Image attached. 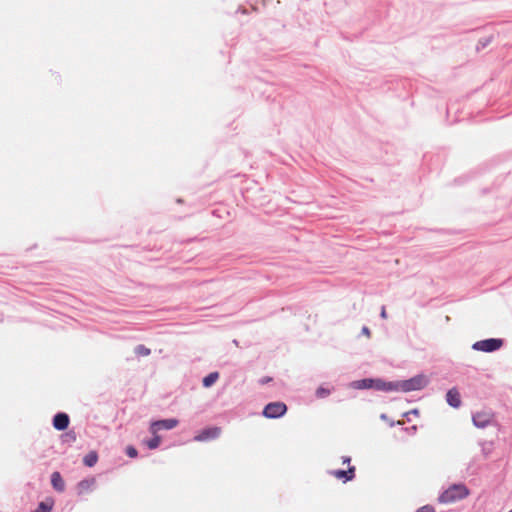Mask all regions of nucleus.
Here are the masks:
<instances>
[{"label":"nucleus","mask_w":512,"mask_h":512,"mask_svg":"<svg viewBox=\"0 0 512 512\" xmlns=\"http://www.w3.org/2000/svg\"><path fill=\"white\" fill-rule=\"evenodd\" d=\"M329 394H330V390L323 388V387H319L316 390V396L318 398H324V397L328 396Z\"/></svg>","instance_id":"obj_21"},{"label":"nucleus","mask_w":512,"mask_h":512,"mask_svg":"<svg viewBox=\"0 0 512 512\" xmlns=\"http://www.w3.org/2000/svg\"><path fill=\"white\" fill-rule=\"evenodd\" d=\"M446 402L453 408H459L462 404L460 392L456 387L449 389L446 393Z\"/></svg>","instance_id":"obj_9"},{"label":"nucleus","mask_w":512,"mask_h":512,"mask_svg":"<svg viewBox=\"0 0 512 512\" xmlns=\"http://www.w3.org/2000/svg\"><path fill=\"white\" fill-rule=\"evenodd\" d=\"M338 479H344V481H351L355 477V467L351 466L348 470H334L331 472Z\"/></svg>","instance_id":"obj_12"},{"label":"nucleus","mask_w":512,"mask_h":512,"mask_svg":"<svg viewBox=\"0 0 512 512\" xmlns=\"http://www.w3.org/2000/svg\"><path fill=\"white\" fill-rule=\"evenodd\" d=\"M218 378H219L218 372H212V373L208 374L207 376H205L203 378V386L204 387L212 386L217 381Z\"/></svg>","instance_id":"obj_17"},{"label":"nucleus","mask_w":512,"mask_h":512,"mask_svg":"<svg viewBox=\"0 0 512 512\" xmlns=\"http://www.w3.org/2000/svg\"><path fill=\"white\" fill-rule=\"evenodd\" d=\"M429 383L428 378L423 374H418L407 380L395 381V391L411 392L425 388Z\"/></svg>","instance_id":"obj_1"},{"label":"nucleus","mask_w":512,"mask_h":512,"mask_svg":"<svg viewBox=\"0 0 512 512\" xmlns=\"http://www.w3.org/2000/svg\"><path fill=\"white\" fill-rule=\"evenodd\" d=\"M178 423L179 421L174 418L156 420L151 423L149 430L152 434H157V432L160 430H171L175 428Z\"/></svg>","instance_id":"obj_6"},{"label":"nucleus","mask_w":512,"mask_h":512,"mask_svg":"<svg viewBox=\"0 0 512 512\" xmlns=\"http://www.w3.org/2000/svg\"><path fill=\"white\" fill-rule=\"evenodd\" d=\"M98 461V454L95 451H90L83 458V463L87 467H93Z\"/></svg>","instance_id":"obj_15"},{"label":"nucleus","mask_w":512,"mask_h":512,"mask_svg":"<svg viewBox=\"0 0 512 512\" xmlns=\"http://www.w3.org/2000/svg\"><path fill=\"white\" fill-rule=\"evenodd\" d=\"M221 429L219 427H209L203 429L198 435L194 437L196 441H209L216 439L220 436Z\"/></svg>","instance_id":"obj_7"},{"label":"nucleus","mask_w":512,"mask_h":512,"mask_svg":"<svg viewBox=\"0 0 512 512\" xmlns=\"http://www.w3.org/2000/svg\"><path fill=\"white\" fill-rule=\"evenodd\" d=\"M94 484H95V479L94 478H89V479L81 480L78 483L79 493H83V492L91 490V488L93 487Z\"/></svg>","instance_id":"obj_14"},{"label":"nucleus","mask_w":512,"mask_h":512,"mask_svg":"<svg viewBox=\"0 0 512 512\" xmlns=\"http://www.w3.org/2000/svg\"><path fill=\"white\" fill-rule=\"evenodd\" d=\"M469 495V489L464 484H453L443 491L438 500L440 503H452Z\"/></svg>","instance_id":"obj_2"},{"label":"nucleus","mask_w":512,"mask_h":512,"mask_svg":"<svg viewBox=\"0 0 512 512\" xmlns=\"http://www.w3.org/2000/svg\"><path fill=\"white\" fill-rule=\"evenodd\" d=\"M489 39H485L484 41L480 40L479 41V45H481L482 47H485L488 43H489Z\"/></svg>","instance_id":"obj_28"},{"label":"nucleus","mask_w":512,"mask_h":512,"mask_svg":"<svg viewBox=\"0 0 512 512\" xmlns=\"http://www.w3.org/2000/svg\"><path fill=\"white\" fill-rule=\"evenodd\" d=\"M362 333H363V334H365V335H367V336H369V335H370V330H369V328H368L367 326H364V327L362 328Z\"/></svg>","instance_id":"obj_27"},{"label":"nucleus","mask_w":512,"mask_h":512,"mask_svg":"<svg viewBox=\"0 0 512 512\" xmlns=\"http://www.w3.org/2000/svg\"><path fill=\"white\" fill-rule=\"evenodd\" d=\"M126 454H127L129 457L134 458V457H136V456H137L138 452H137V450H136V448H135V447H133V446H128V447L126 448Z\"/></svg>","instance_id":"obj_22"},{"label":"nucleus","mask_w":512,"mask_h":512,"mask_svg":"<svg viewBox=\"0 0 512 512\" xmlns=\"http://www.w3.org/2000/svg\"><path fill=\"white\" fill-rule=\"evenodd\" d=\"M342 459H343V463H350V461H351V458L349 456H344V457H342Z\"/></svg>","instance_id":"obj_29"},{"label":"nucleus","mask_w":512,"mask_h":512,"mask_svg":"<svg viewBox=\"0 0 512 512\" xmlns=\"http://www.w3.org/2000/svg\"><path fill=\"white\" fill-rule=\"evenodd\" d=\"M134 352L137 356L145 357L151 354V350L143 344H139L135 347Z\"/></svg>","instance_id":"obj_18"},{"label":"nucleus","mask_w":512,"mask_h":512,"mask_svg":"<svg viewBox=\"0 0 512 512\" xmlns=\"http://www.w3.org/2000/svg\"><path fill=\"white\" fill-rule=\"evenodd\" d=\"M473 425L477 428L484 429L490 425H495V413L491 409H483L472 414Z\"/></svg>","instance_id":"obj_3"},{"label":"nucleus","mask_w":512,"mask_h":512,"mask_svg":"<svg viewBox=\"0 0 512 512\" xmlns=\"http://www.w3.org/2000/svg\"><path fill=\"white\" fill-rule=\"evenodd\" d=\"M287 411V406L283 402L268 403L263 409V416L269 419H276L283 416Z\"/></svg>","instance_id":"obj_5"},{"label":"nucleus","mask_w":512,"mask_h":512,"mask_svg":"<svg viewBox=\"0 0 512 512\" xmlns=\"http://www.w3.org/2000/svg\"><path fill=\"white\" fill-rule=\"evenodd\" d=\"M270 381H271V378H270V377H263V378H261V379L259 380V383L263 385V384H266V383H268V382H270Z\"/></svg>","instance_id":"obj_25"},{"label":"nucleus","mask_w":512,"mask_h":512,"mask_svg":"<svg viewBox=\"0 0 512 512\" xmlns=\"http://www.w3.org/2000/svg\"><path fill=\"white\" fill-rule=\"evenodd\" d=\"M373 378L356 380L351 383L354 389H372Z\"/></svg>","instance_id":"obj_13"},{"label":"nucleus","mask_w":512,"mask_h":512,"mask_svg":"<svg viewBox=\"0 0 512 512\" xmlns=\"http://www.w3.org/2000/svg\"><path fill=\"white\" fill-rule=\"evenodd\" d=\"M153 435H154L153 438H151L145 442L146 446L151 450L158 448L160 445V442H161V438L157 434H153Z\"/></svg>","instance_id":"obj_19"},{"label":"nucleus","mask_w":512,"mask_h":512,"mask_svg":"<svg viewBox=\"0 0 512 512\" xmlns=\"http://www.w3.org/2000/svg\"><path fill=\"white\" fill-rule=\"evenodd\" d=\"M504 344V340L500 338H488L475 342L472 349L486 353H492L499 350Z\"/></svg>","instance_id":"obj_4"},{"label":"nucleus","mask_w":512,"mask_h":512,"mask_svg":"<svg viewBox=\"0 0 512 512\" xmlns=\"http://www.w3.org/2000/svg\"><path fill=\"white\" fill-rule=\"evenodd\" d=\"M395 381H385L381 378H373L372 389L377 391L391 392L395 391Z\"/></svg>","instance_id":"obj_8"},{"label":"nucleus","mask_w":512,"mask_h":512,"mask_svg":"<svg viewBox=\"0 0 512 512\" xmlns=\"http://www.w3.org/2000/svg\"><path fill=\"white\" fill-rule=\"evenodd\" d=\"M69 422L68 414L59 412L53 418V427L58 431H63L68 427Z\"/></svg>","instance_id":"obj_10"},{"label":"nucleus","mask_w":512,"mask_h":512,"mask_svg":"<svg viewBox=\"0 0 512 512\" xmlns=\"http://www.w3.org/2000/svg\"><path fill=\"white\" fill-rule=\"evenodd\" d=\"M380 316H381L383 319H386V318H387V313H386L385 307H382V309H381V313H380Z\"/></svg>","instance_id":"obj_26"},{"label":"nucleus","mask_w":512,"mask_h":512,"mask_svg":"<svg viewBox=\"0 0 512 512\" xmlns=\"http://www.w3.org/2000/svg\"><path fill=\"white\" fill-rule=\"evenodd\" d=\"M381 418H382V419H386V415H385V414H382V415H381Z\"/></svg>","instance_id":"obj_30"},{"label":"nucleus","mask_w":512,"mask_h":512,"mask_svg":"<svg viewBox=\"0 0 512 512\" xmlns=\"http://www.w3.org/2000/svg\"><path fill=\"white\" fill-rule=\"evenodd\" d=\"M508 512H512V509H511V510H509Z\"/></svg>","instance_id":"obj_31"},{"label":"nucleus","mask_w":512,"mask_h":512,"mask_svg":"<svg viewBox=\"0 0 512 512\" xmlns=\"http://www.w3.org/2000/svg\"><path fill=\"white\" fill-rule=\"evenodd\" d=\"M51 485L54 490L57 492H64L65 490V482L60 474V472L55 471L51 474Z\"/></svg>","instance_id":"obj_11"},{"label":"nucleus","mask_w":512,"mask_h":512,"mask_svg":"<svg viewBox=\"0 0 512 512\" xmlns=\"http://www.w3.org/2000/svg\"><path fill=\"white\" fill-rule=\"evenodd\" d=\"M416 512H435V509L430 505H425L419 508Z\"/></svg>","instance_id":"obj_23"},{"label":"nucleus","mask_w":512,"mask_h":512,"mask_svg":"<svg viewBox=\"0 0 512 512\" xmlns=\"http://www.w3.org/2000/svg\"><path fill=\"white\" fill-rule=\"evenodd\" d=\"M419 411L418 409H412L404 414L405 417H408L409 415H418Z\"/></svg>","instance_id":"obj_24"},{"label":"nucleus","mask_w":512,"mask_h":512,"mask_svg":"<svg viewBox=\"0 0 512 512\" xmlns=\"http://www.w3.org/2000/svg\"><path fill=\"white\" fill-rule=\"evenodd\" d=\"M53 505H54V502L51 499L42 501L38 504L37 509L32 512H51L53 509Z\"/></svg>","instance_id":"obj_16"},{"label":"nucleus","mask_w":512,"mask_h":512,"mask_svg":"<svg viewBox=\"0 0 512 512\" xmlns=\"http://www.w3.org/2000/svg\"><path fill=\"white\" fill-rule=\"evenodd\" d=\"M481 446L482 453L484 454L485 457H488L493 450V442H483Z\"/></svg>","instance_id":"obj_20"}]
</instances>
